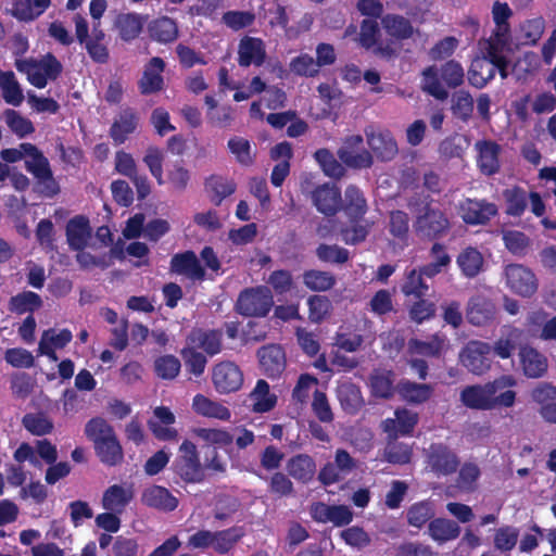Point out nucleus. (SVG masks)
<instances>
[{
    "mask_svg": "<svg viewBox=\"0 0 556 556\" xmlns=\"http://www.w3.org/2000/svg\"><path fill=\"white\" fill-rule=\"evenodd\" d=\"M516 384L514 377L503 375L484 384H471L460 391V402L464 406L476 410H492L497 407L509 408L515 405L517 393L505 390Z\"/></svg>",
    "mask_w": 556,
    "mask_h": 556,
    "instance_id": "f257e3e1",
    "label": "nucleus"
},
{
    "mask_svg": "<svg viewBox=\"0 0 556 556\" xmlns=\"http://www.w3.org/2000/svg\"><path fill=\"white\" fill-rule=\"evenodd\" d=\"M465 81V71L456 60H448L440 67L430 65L421 73V90L435 100L445 101L447 89H456Z\"/></svg>",
    "mask_w": 556,
    "mask_h": 556,
    "instance_id": "f03ea898",
    "label": "nucleus"
},
{
    "mask_svg": "<svg viewBox=\"0 0 556 556\" xmlns=\"http://www.w3.org/2000/svg\"><path fill=\"white\" fill-rule=\"evenodd\" d=\"M415 235L421 241H440L450 235L452 222L445 211L426 202L413 220Z\"/></svg>",
    "mask_w": 556,
    "mask_h": 556,
    "instance_id": "7ed1b4c3",
    "label": "nucleus"
},
{
    "mask_svg": "<svg viewBox=\"0 0 556 556\" xmlns=\"http://www.w3.org/2000/svg\"><path fill=\"white\" fill-rule=\"evenodd\" d=\"M170 470L186 484L202 483L206 479L205 467L201 463L197 445L188 439L180 444Z\"/></svg>",
    "mask_w": 556,
    "mask_h": 556,
    "instance_id": "20e7f679",
    "label": "nucleus"
},
{
    "mask_svg": "<svg viewBox=\"0 0 556 556\" xmlns=\"http://www.w3.org/2000/svg\"><path fill=\"white\" fill-rule=\"evenodd\" d=\"M21 148L29 157L25 161V168L30 173L40 186V193L47 198H53L60 193V185L53 177L48 159L33 143L23 142Z\"/></svg>",
    "mask_w": 556,
    "mask_h": 556,
    "instance_id": "39448f33",
    "label": "nucleus"
},
{
    "mask_svg": "<svg viewBox=\"0 0 556 556\" xmlns=\"http://www.w3.org/2000/svg\"><path fill=\"white\" fill-rule=\"evenodd\" d=\"M16 70L27 76V80L36 88L43 89L48 80H56L62 74L63 66L58 58L48 52L40 60H20Z\"/></svg>",
    "mask_w": 556,
    "mask_h": 556,
    "instance_id": "423d86ee",
    "label": "nucleus"
},
{
    "mask_svg": "<svg viewBox=\"0 0 556 556\" xmlns=\"http://www.w3.org/2000/svg\"><path fill=\"white\" fill-rule=\"evenodd\" d=\"M274 306V296L266 286L243 289L236 301L235 309L243 317H265Z\"/></svg>",
    "mask_w": 556,
    "mask_h": 556,
    "instance_id": "0eeeda50",
    "label": "nucleus"
},
{
    "mask_svg": "<svg viewBox=\"0 0 556 556\" xmlns=\"http://www.w3.org/2000/svg\"><path fill=\"white\" fill-rule=\"evenodd\" d=\"M426 468L435 477H448L457 472L460 459L456 452L443 442H434L425 452Z\"/></svg>",
    "mask_w": 556,
    "mask_h": 556,
    "instance_id": "6e6552de",
    "label": "nucleus"
},
{
    "mask_svg": "<svg viewBox=\"0 0 556 556\" xmlns=\"http://www.w3.org/2000/svg\"><path fill=\"white\" fill-rule=\"evenodd\" d=\"M339 160L349 168H370L374 164L371 153L364 147L362 135L346 136L337 151Z\"/></svg>",
    "mask_w": 556,
    "mask_h": 556,
    "instance_id": "1a4fd4ad",
    "label": "nucleus"
},
{
    "mask_svg": "<svg viewBox=\"0 0 556 556\" xmlns=\"http://www.w3.org/2000/svg\"><path fill=\"white\" fill-rule=\"evenodd\" d=\"M357 460L344 448H338L333 462H327L319 470L317 479L324 486L336 484L357 469Z\"/></svg>",
    "mask_w": 556,
    "mask_h": 556,
    "instance_id": "9d476101",
    "label": "nucleus"
},
{
    "mask_svg": "<svg viewBox=\"0 0 556 556\" xmlns=\"http://www.w3.org/2000/svg\"><path fill=\"white\" fill-rule=\"evenodd\" d=\"M506 286L515 294L531 298L539 288L535 274L522 264H508L504 269Z\"/></svg>",
    "mask_w": 556,
    "mask_h": 556,
    "instance_id": "9b49d317",
    "label": "nucleus"
},
{
    "mask_svg": "<svg viewBox=\"0 0 556 556\" xmlns=\"http://www.w3.org/2000/svg\"><path fill=\"white\" fill-rule=\"evenodd\" d=\"M458 213L463 222L470 226L486 225L498 214L496 204L485 199L466 198L459 202Z\"/></svg>",
    "mask_w": 556,
    "mask_h": 556,
    "instance_id": "f8f14e48",
    "label": "nucleus"
},
{
    "mask_svg": "<svg viewBox=\"0 0 556 556\" xmlns=\"http://www.w3.org/2000/svg\"><path fill=\"white\" fill-rule=\"evenodd\" d=\"M212 382L219 394L237 392L243 384V372L236 363L223 361L213 367Z\"/></svg>",
    "mask_w": 556,
    "mask_h": 556,
    "instance_id": "ddd939ff",
    "label": "nucleus"
},
{
    "mask_svg": "<svg viewBox=\"0 0 556 556\" xmlns=\"http://www.w3.org/2000/svg\"><path fill=\"white\" fill-rule=\"evenodd\" d=\"M491 344L483 341H471L459 355L460 363L470 372L482 375L491 367Z\"/></svg>",
    "mask_w": 556,
    "mask_h": 556,
    "instance_id": "4468645a",
    "label": "nucleus"
},
{
    "mask_svg": "<svg viewBox=\"0 0 556 556\" xmlns=\"http://www.w3.org/2000/svg\"><path fill=\"white\" fill-rule=\"evenodd\" d=\"M497 308L492 299L484 294H475L469 298L466 306V318L472 326H489L495 319Z\"/></svg>",
    "mask_w": 556,
    "mask_h": 556,
    "instance_id": "2eb2a0df",
    "label": "nucleus"
},
{
    "mask_svg": "<svg viewBox=\"0 0 556 556\" xmlns=\"http://www.w3.org/2000/svg\"><path fill=\"white\" fill-rule=\"evenodd\" d=\"M518 362L523 376L529 379L543 378L548 370L547 357L528 343L519 348Z\"/></svg>",
    "mask_w": 556,
    "mask_h": 556,
    "instance_id": "dca6fc26",
    "label": "nucleus"
},
{
    "mask_svg": "<svg viewBox=\"0 0 556 556\" xmlns=\"http://www.w3.org/2000/svg\"><path fill=\"white\" fill-rule=\"evenodd\" d=\"M139 126V115L135 109L127 106L122 109L114 117L109 135L114 146L123 144Z\"/></svg>",
    "mask_w": 556,
    "mask_h": 556,
    "instance_id": "f3484780",
    "label": "nucleus"
},
{
    "mask_svg": "<svg viewBox=\"0 0 556 556\" xmlns=\"http://www.w3.org/2000/svg\"><path fill=\"white\" fill-rule=\"evenodd\" d=\"M170 273L185 276L191 280L205 279V269L192 250L176 253L170 258Z\"/></svg>",
    "mask_w": 556,
    "mask_h": 556,
    "instance_id": "a211bd4d",
    "label": "nucleus"
},
{
    "mask_svg": "<svg viewBox=\"0 0 556 556\" xmlns=\"http://www.w3.org/2000/svg\"><path fill=\"white\" fill-rule=\"evenodd\" d=\"M165 61L160 56H153L146 64L141 78L138 80V88L142 96L157 93L164 88Z\"/></svg>",
    "mask_w": 556,
    "mask_h": 556,
    "instance_id": "6ab92c4d",
    "label": "nucleus"
},
{
    "mask_svg": "<svg viewBox=\"0 0 556 556\" xmlns=\"http://www.w3.org/2000/svg\"><path fill=\"white\" fill-rule=\"evenodd\" d=\"M187 343L202 350L206 356L213 357L223 350L222 329L195 328L187 336Z\"/></svg>",
    "mask_w": 556,
    "mask_h": 556,
    "instance_id": "aec40b11",
    "label": "nucleus"
},
{
    "mask_svg": "<svg viewBox=\"0 0 556 556\" xmlns=\"http://www.w3.org/2000/svg\"><path fill=\"white\" fill-rule=\"evenodd\" d=\"M312 199L317 211L326 216H334L342 207L341 190L334 184L316 187Z\"/></svg>",
    "mask_w": 556,
    "mask_h": 556,
    "instance_id": "412c9836",
    "label": "nucleus"
},
{
    "mask_svg": "<svg viewBox=\"0 0 556 556\" xmlns=\"http://www.w3.org/2000/svg\"><path fill=\"white\" fill-rule=\"evenodd\" d=\"M525 340V331L515 326L504 327L502 334L500 338L491 344V353L501 358L508 359L510 358L515 351L523 345Z\"/></svg>",
    "mask_w": 556,
    "mask_h": 556,
    "instance_id": "4be33fe9",
    "label": "nucleus"
},
{
    "mask_svg": "<svg viewBox=\"0 0 556 556\" xmlns=\"http://www.w3.org/2000/svg\"><path fill=\"white\" fill-rule=\"evenodd\" d=\"M260 366L268 378L279 377L286 368V354L278 344L262 346L257 351Z\"/></svg>",
    "mask_w": 556,
    "mask_h": 556,
    "instance_id": "5701e85b",
    "label": "nucleus"
},
{
    "mask_svg": "<svg viewBox=\"0 0 556 556\" xmlns=\"http://www.w3.org/2000/svg\"><path fill=\"white\" fill-rule=\"evenodd\" d=\"M266 51L261 38L244 36L238 47V64L241 67L261 66L265 62Z\"/></svg>",
    "mask_w": 556,
    "mask_h": 556,
    "instance_id": "b1692460",
    "label": "nucleus"
},
{
    "mask_svg": "<svg viewBox=\"0 0 556 556\" xmlns=\"http://www.w3.org/2000/svg\"><path fill=\"white\" fill-rule=\"evenodd\" d=\"M367 143L378 160L388 162L393 160L397 152V143L389 130L384 131H365Z\"/></svg>",
    "mask_w": 556,
    "mask_h": 556,
    "instance_id": "393cba45",
    "label": "nucleus"
},
{
    "mask_svg": "<svg viewBox=\"0 0 556 556\" xmlns=\"http://www.w3.org/2000/svg\"><path fill=\"white\" fill-rule=\"evenodd\" d=\"M51 5V0H13L9 13L21 23L39 18Z\"/></svg>",
    "mask_w": 556,
    "mask_h": 556,
    "instance_id": "a878e982",
    "label": "nucleus"
},
{
    "mask_svg": "<svg viewBox=\"0 0 556 556\" xmlns=\"http://www.w3.org/2000/svg\"><path fill=\"white\" fill-rule=\"evenodd\" d=\"M286 469L288 475L295 481L307 484L315 477L316 462L311 455L300 453L288 459Z\"/></svg>",
    "mask_w": 556,
    "mask_h": 556,
    "instance_id": "bb28decb",
    "label": "nucleus"
},
{
    "mask_svg": "<svg viewBox=\"0 0 556 556\" xmlns=\"http://www.w3.org/2000/svg\"><path fill=\"white\" fill-rule=\"evenodd\" d=\"M91 236L89 219L84 215L71 218L66 225V239L68 245L75 251H81Z\"/></svg>",
    "mask_w": 556,
    "mask_h": 556,
    "instance_id": "cd10ccee",
    "label": "nucleus"
},
{
    "mask_svg": "<svg viewBox=\"0 0 556 556\" xmlns=\"http://www.w3.org/2000/svg\"><path fill=\"white\" fill-rule=\"evenodd\" d=\"M429 256L431 262L421 266V273H424L429 279L446 271L452 264V257L447 252L446 245L440 241L432 242L429 250Z\"/></svg>",
    "mask_w": 556,
    "mask_h": 556,
    "instance_id": "c85d7f7f",
    "label": "nucleus"
},
{
    "mask_svg": "<svg viewBox=\"0 0 556 556\" xmlns=\"http://www.w3.org/2000/svg\"><path fill=\"white\" fill-rule=\"evenodd\" d=\"M141 502L148 507L164 511H173L178 506L177 497L161 485H152L146 489L141 495Z\"/></svg>",
    "mask_w": 556,
    "mask_h": 556,
    "instance_id": "c756f323",
    "label": "nucleus"
},
{
    "mask_svg": "<svg viewBox=\"0 0 556 556\" xmlns=\"http://www.w3.org/2000/svg\"><path fill=\"white\" fill-rule=\"evenodd\" d=\"M479 150L478 167L482 174L491 176L500 169L501 147L495 141L483 140L477 143Z\"/></svg>",
    "mask_w": 556,
    "mask_h": 556,
    "instance_id": "7c9ffc66",
    "label": "nucleus"
},
{
    "mask_svg": "<svg viewBox=\"0 0 556 556\" xmlns=\"http://www.w3.org/2000/svg\"><path fill=\"white\" fill-rule=\"evenodd\" d=\"M456 264L465 278L472 279L482 271L484 258L477 248L466 247L458 253Z\"/></svg>",
    "mask_w": 556,
    "mask_h": 556,
    "instance_id": "2f4dec72",
    "label": "nucleus"
},
{
    "mask_svg": "<svg viewBox=\"0 0 556 556\" xmlns=\"http://www.w3.org/2000/svg\"><path fill=\"white\" fill-rule=\"evenodd\" d=\"M418 422V415L406 408L396 409L394 419L384 421V430L391 435H409Z\"/></svg>",
    "mask_w": 556,
    "mask_h": 556,
    "instance_id": "473e14b6",
    "label": "nucleus"
},
{
    "mask_svg": "<svg viewBox=\"0 0 556 556\" xmlns=\"http://www.w3.org/2000/svg\"><path fill=\"white\" fill-rule=\"evenodd\" d=\"M434 388L428 383H417L404 379L397 383V393L407 403L422 404L433 394Z\"/></svg>",
    "mask_w": 556,
    "mask_h": 556,
    "instance_id": "72a5a7b5",
    "label": "nucleus"
},
{
    "mask_svg": "<svg viewBox=\"0 0 556 556\" xmlns=\"http://www.w3.org/2000/svg\"><path fill=\"white\" fill-rule=\"evenodd\" d=\"M131 489H125L119 484L109 486L102 496V507L105 510L122 514L132 500Z\"/></svg>",
    "mask_w": 556,
    "mask_h": 556,
    "instance_id": "f704fd0d",
    "label": "nucleus"
},
{
    "mask_svg": "<svg viewBox=\"0 0 556 556\" xmlns=\"http://www.w3.org/2000/svg\"><path fill=\"white\" fill-rule=\"evenodd\" d=\"M143 17L137 13H121L114 21V27L122 40L129 42L142 31Z\"/></svg>",
    "mask_w": 556,
    "mask_h": 556,
    "instance_id": "c9c22d12",
    "label": "nucleus"
},
{
    "mask_svg": "<svg viewBox=\"0 0 556 556\" xmlns=\"http://www.w3.org/2000/svg\"><path fill=\"white\" fill-rule=\"evenodd\" d=\"M42 305L43 301L38 293L25 290L10 298L8 309L16 315L26 313L33 315L36 311L40 309Z\"/></svg>",
    "mask_w": 556,
    "mask_h": 556,
    "instance_id": "e433bc0d",
    "label": "nucleus"
},
{
    "mask_svg": "<svg viewBox=\"0 0 556 556\" xmlns=\"http://www.w3.org/2000/svg\"><path fill=\"white\" fill-rule=\"evenodd\" d=\"M426 275L421 273V266L405 271L404 282L401 291L406 298H426L429 294L430 287L425 281Z\"/></svg>",
    "mask_w": 556,
    "mask_h": 556,
    "instance_id": "4c0bfd02",
    "label": "nucleus"
},
{
    "mask_svg": "<svg viewBox=\"0 0 556 556\" xmlns=\"http://www.w3.org/2000/svg\"><path fill=\"white\" fill-rule=\"evenodd\" d=\"M343 211L351 222H358L367 212V202L363 192L356 186H349L344 192Z\"/></svg>",
    "mask_w": 556,
    "mask_h": 556,
    "instance_id": "58836bf2",
    "label": "nucleus"
},
{
    "mask_svg": "<svg viewBox=\"0 0 556 556\" xmlns=\"http://www.w3.org/2000/svg\"><path fill=\"white\" fill-rule=\"evenodd\" d=\"M152 40L161 43H169L178 37V26L175 20L168 16H161L153 20L148 26Z\"/></svg>",
    "mask_w": 556,
    "mask_h": 556,
    "instance_id": "ea45409f",
    "label": "nucleus"
},
{
    "mask_svg": "<svg viewBox=\"0 0 556 556\" xmlns=\"http://www.w3.org/2000/svg\"><path fill=\"white\" fill-rule=\"evenodd\" d=\"M93 448L99 460L105 466L114 467L124 460V451L117 435L102 441Z\"/></svg>",
    "mask_w": 556,
    "mask_h": 556,
    "instance_id": "a19ab883",
    "label": "nucleus"
},
{
    "mask_svg": "<svg viewBox=\"0 0 556 556\" xmlns=\"http://www.w3.org/2000/svg\"><path fill=\"white\" fill-rule=\"evenodd\" d=\"M192 407L195 413L204 417L215 418L223 421H228L231 418V413L228 407L204 396L197 394L193 397Z\"/></svg>",
    "mask_w": 556,
    "mask_h": 556,
    "instance_id": "79ce46f5",
    "label": "nucleus"
},
{
    "mask_svg": "<svg viewBox=\"0 0 556 556\" xmlns=\"http://www.w3.org/2000/svg\"><path fill=\"white\" fill-rule=\"evenodd\" d=\"M381 24L386 33L396 40H406L414 35L413 24L403 15L387 14L382 16Z\"/></svg>",
    "mask_w": 556,
    "mask_h": 556,
    "instance_id": "37998d69",
    "label": "nucleus"
},
{
    "mask_svg": "<svg viewBox=\"0 0 556 556\" xmlns=\"http://www.w3.org/2000/svg\"><path fill=\"white\" fill-rule=\"evenodd\" d=\"M428 532L433 541L445 543L459 536L460 527L447 518H433L428 525Z\"/></svg>",
    "mask_w": 556,
    "mask_h": 556,
    "instance_id": "c03bdc74",
    "label": "nucleus"
},
{
    "mask_svg": "<svg viewBox=\"0 0 556 556\" xmlns=\"http://www.w3.org/2000/svg\"><path fill=\"white\" fill-rule=\"evenodd\" d=\"M250 399L253 402L252 410L254 413L270 412L277 404V395L270 393V387L264 379H258L255 388L250 393Z\"/></svg>",
    "mask_w": 556,
    "mask_h": 556,
    "instance_id": "a18cd8bd",
    "label": "nucleus"
},
{
    "mask_svg": "<svg viewBox=\"0 0 556 556\" xmlns=\"http://www.w3.org/2000/svg\"><path fill=\"white\" fill-rule=\"evenodd\" d=\"M434 504L430 500H424L412 504L406 511V520L410 527L421 529L434 518Z\"/></svg>",
    "mask_w": 556,
    "mask_h": 556,
    "instance_id": "49530a36",
    "label": "nucleus"
},
{
    "mask_svg": "<svg viewBox=\"0 0 556 556\" xmlns=\"http://www.w3.org/2000/svg\"><path fill=\"white\" fill-rule=\"evenodd\" d=\"M528 192L520 186H513L503 191L508 216L520 217L528 206Z\"/></svg>",
    "mask_w": 556,
    "mask_h": 556,
    "instance_id": "de8ad7c7",
    "label": "nucleus"
},
{
    "mask_svg": "<svg viewBox=\"0 0 556 556\" xmlns=\"http://www.w3.org/2000/svg\"><path fill=\"white\" fill-rule=\"evenodd\" d=\"M0 88L2 98L8 104L18 106L24 100L23 90L12 71H0Z\"/></svg>",
    "mask_w": 556,
    "mask_h": 556,
    "instance_id": "09e8293b",
    "label": "nucleus"
},
{
    "mask_svg": "<svg viewBox=\"0 0 556 556\" xmlns=\"http://www.w3.org/2000/svg\"><path fill=\"white\" fill-rule=\"evenodd\" d=\"M530 399L538 406V413L542 417L556 401V386L552 382H539L531 389Z\"/></svg>",
    "mask_w": 556,
    "mask_h": 556,
    "instance_id": "8fccbe9b",
    "label": "nucleus"
},
{
    "mask_svg": "<svg viewBox=\"0 0 556 556\" xmlns=\"http://www.w3.org/2000/svg\"><path fill=\"white\" fill-rule=\"evenodd\" d=\"M186 370L195 378L201 377L207 365V356L198 351L197 346L188 344L180 350Z\"/></svg>",
    "mask_w": 556,
    "mask_h": 556,
    "instance_id": "3c124183",
    "label": "nucleus"
},
{
    "mask_svg": "<svg viewBox=\"0 0 556 556\" xmlns=\"http://www.w3.org/2000/svg\"><path fill=\"white\" fill-rule=\"evenodd\" d=\"M336 282V276L329 271L308 269L303 273V283L311 291H328L334 287Z\"/></svg>",
    "mask_w": 556,
    "mask_h": 556,
    "instance_id": "603ef678",
    "label": "nucleus"
},
{
    "mask_svg": "<svg viewBox=\"0 0 556 556\" xmlns=\"http://www.w3.org/2000/svg\"><path fill=\"white\" fill-rule=\"evenodd\" d=\"M236 187L233 180L219 175H211L205 180V188L213 193L211 201L217 206L236 191Z\"/></svg>",
    "mask_w": 556,
    "mask_h": 556,
    "instance_id": "864d4df0",
    "label": "nucleus"
},
{
    "mask_svg": "<svg viewBox=\"0 0 556 556\" xmlns=\"http://www.w3.org/2000/svg\"><path fill=\"white\" fill-rule=\"evenodd\" d=\"M445 348V339L434 334L428 341L410 339L408 342L409 352L426 357H440Z\"/></svg>",
    "mask_w": 556,
    "mask_h": 556,
    "instance_id": "5fc2aeb1",
    "label": "nucleus"
},
{
    "mask_svg": "<svg viewBox=\"0 0 556 556\" xmlns=\"http://www.w3.org/2000/svg\"><path fill=\"white\" fill-rule=\"evenodd\" d=\"M244 536V529L233 526L225 530L214 532V549L218 554H227Z\"/></svg>",
    "mask_w": 556,
    "mask_h": 556,
    "instance_id": "6e6d98bb",
    "label": "nucleus"
},
{
    "mask_svg": "<svg viewBox=\"0 0 556 556\" xmlns=\"http://www.w3.org/2000/svg\"><path fill=\"white\" fill-rule=\"evenodd\" d=\"M493 68L485 59L475 60L468 71L469 84L477 89L484 88L494 78Z\"/></svg>",
    "mask_w": 556,
    "mask_h": 556,
    "instance_id": "4d7b16f0",
    "label": "nucleus"
},
{
    "mask_svg": "<svg viewBox=\"0 0 556 556\" xmlns=\"http://www.w3.org/2000/svg\"><path fill=\"white\" fill-rule=\"evenodd\" d=\"M314 159L323 169L326 176L331 178L340 179L345 174L344 164L338 161L333 153L326 148L318 149L314 153Z\"/></svg>",
    "mask_w": 556,
    "mask_h": 556,
    "instance_id": "13d9d810",
    "label": "nucleus"
},
{
    "mask_svg": "<svg viewBox=\"0 0 556 556\" xmlns=\"http://www.w3.org/2000/svg\"><path fill=\"white\" fill-rule=\"evenodd\" d=\"M85 435L93 446L116 435L114 428L102 417H93L85 426Z\"/></svg>",
    "mask_w": 556,
    "mask_h": 556,
    "instance_id": "bf43d9fd",
    "label": "nucleus"
},
{
    "mask_svg": "<svg viewBox=\"0 0 556 556\" xmlns=\"http://www.w3.org/2000/svg\"><path fill=\"white\" fill-rule=\"evenodd\" d=\"M457 471L456 486L463 492H475L481 476L479 466L472 462H465Z\"/></svg>",
    "mask_w": 556,
    "mask_h": 556,
    "instance_id": "052dcab7",
    "label": "nucleus"
},
{
    "mask_svg": "<svg viewBox=\"0 0 556 556\" xmlns=\"http://www.w3.org/2000/svg\"><path fill=\"white\" fill-rule=\"evenodd\" d=\"M409 216L405 211L393 210L389 214V233L401 243H406L409 237Z\"/></svg>",
    "mask_w": 556,
    "mask_h": 556,
    "instance_id": "680f3d73",
    "label": "nucleus"
},
{
    "mask_svg": "<svg viewBox=\"0 0 556 556\" xmlns=\"http://www.w3.org/2000/svg\"><path fill=\"white\" fill-rule=\"evenodd\" d=\"M23 427L33 435L42 437L53 431L52 420L43 413H27L22 418Z\"/></svg>",
    "mask_w": 556,
    "mask_h": 556,
    "instance_id": "e2e57ef3",
    "label": "nucleus"
},
{
    "mask_svg": "<svg viewBox=\"0 0 556 556\" xmlns=\"http://www.w3.org/2000/svg\"><path fill=\"white\" fill-rule=\"evenodd\" d=\"M451 111L454 117L464 123H467L471 118L473 112V98L469 91L459 90L453 94Z\"/></svg>",
    "mask_w": 556,
    "mask_h": 556,
    "instance_id": "0e129e2a",
    "label": "nucleus"
},
{
    "mask_svg": "<svg viewBox=\"0 0 556 556\" xmlns=\"http://www.w3.org/2000/svg\"><path fill=\"white\" fill-rule=\"evenodd\" d=\"M308 319L313 324L323 323L332 311V303L326 295H311L307 299Z\"/></svg>",
    "mask_w": 556,
    "mask_h": 556,
    "instance_id": "69168bd1",
    "label": "nucleus"
},
{
    "mask_svg": "<svg viewBox=\"0 0 556 556\" xmlns=\"http://www.w3.org/2000/svg\"><path fill=\"white\" fill-rule=\"evenodd\" d=\"M154 372L163 380L175 379L181 369V363L178 357L172 354L159 356L154 359Z\"/></svg>",
    "mask_w": 556,
    "mask_h": 556,
    "instance_id": "338daca9",
    "label": "nucleus"
},
{
    "mask_svg": "<svg viewBox=\"0 0 556 556\" xmlns=\"http://www.w3.org/2000/svg\"><path fill=\"white\" fill-rule=\"evenodd\" d=\"M338 400L348 413H355L363 403L361 390L353 383H344L338 388Z\"/></svg>",
    "mask_w": 556,
    "mask_h": 556,
    "instance_id": "774afa93",
    "label": "nucleus"
}]
</instances>
